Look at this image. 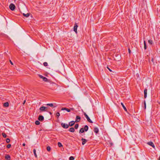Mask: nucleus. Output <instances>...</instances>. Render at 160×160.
<instances>
[{
    "instance_id": "24",
    "label": "nucleus",
    "mask_w": 160,
    "mask_h": 160,
    "mask_svg": "<svg viewBox=\"0 0 160 160\" xmlns=\"http://www.w3.org/2000/svg\"><path fill=\"white\" fill-rule=\"evenodd\" d=\"M2 135L3 136V137L4 138H6L7 136L6 135V133L4 132H2Z\"/></svg>"
},
{
    "instance_id": "27",
    "label": "nucleus",
    "mask_w": 160,
    "mask_h": 160,
    "mask_svg": "<svg viewBox=\"0 0 160 160\" xmlns=\"http://www.w3.org/2000/svg\"><path fill=\"white\" fill-rule=\"evenodd\" d=\"M58 146L59 147H61L62 146V143L60 142H58Z\"/></svg>"
},
{
    "instance_id": "30",
    "label": "nucleus",
    "mask_w": 160,
    "mask_h": 160,
    "mask_svg": "<svg viewBox=\"0 0 160 160\" xmlns=\"http://www.w3.org/2000/svg\"><path fill=\"white\" fill-rule=\"evenodd\" d=\"M148 42L149 43V44L152 45V41L151 40H149L148 41Z\"/></svg>"
},
{
    "instance_id": "21",
    "label": "nucleus",
    "mask_w": 160,
    "mask_h": 160,
    "mask_svg": "<svg viewBox=\"0 0 160 160\" xmlns=\"http://www.w3.org/2000/svg\"><path fill=\"white\" fill-rule=\"evenodd\" d=\"M121 104L122 105V107H123V109H124V110L126 111H127V108H126L124 106V104H123V103H122V102H121Z\"/></svg>"
},
{
    "instance_id": "11",
    "label": "nucleus",
    "mask_w": 160,
    "mask_h": 160,
    "mask_svg": "<svg viewBox=\"0 0 160 160\" xmlns=\"http://www.w3.org/2000/svg\"><path fill=\"white\" fill-rule=\"evenodd\" d=\"M147 89L145 88L144 90V98H146L147 96Z\"/></svg>"
},
{
    "instance_id": "18",
    "label": "nucleus",
    "mask_w": 160,
    "mask_h": 160,
    "mask_svg": "<svg viewBox=\"0 0 160 160\" xmlns=\"http://www.w3.org/2000/svg\"><path fill=\"white\" fill-rule=\"evenodd\" d=\"M85 131L87 132L88 129V125H86L85 126L84 128Z\"/></svg>"
},
{
    "instance_id": "16",
    "label": "nucleus",
    "mask_w": 160,
    "mask_h": 160,
    "mask_svg": "<svg viewBox=\"0 0 160 160\" xmlns=\"http://www.w3.org/2000/svg\"><path fill=\"white\" fill-rule=\"evenodd\" d=\"M69 131L70 132H73L75 131L74 128L73 127L69 129Z\"/></svg>"
},
{
    "instance_id": "43",
    "label": "nucleus",
    "mask_w": 160,
    "mask_h": 160,
    "mask_svg": "<svg viewBox=\"0 0 160 160\" xmlns=\"http://www.w3.org/2000/svg\"><path fill=\"white\" fill-rule=\"evenodd\" d=\"M22 145L23 146H25V143H23V144H22Z\"/></svg>"
},
{
    "instance_id": "48",
    "label": "nucleus",
    "mask_w": 160,
    "mask_h": 160,
    "mask_svg": "<svg viewBox=\"0 0 160 160\" xmlns=\"http://www.w3.org/2000/svg\"><path fill=\"white\" fill-rule=\"evenodd\" d=\"M33 150H35V149H34Z\"/></svg>"
},
{
    "instance_id": "15",
    "label": "nucleus",
    "mask_w": 160,
    "mask_h": 160,
    "mask_svg": "<svg viewBox=\"0 0 160 160\" xmlns=\"http://www.w3.org/2000/svg\"><path fill=\"white\" fill-rule=\"evenodd\" d=\"M81 140L82 141V145L84 144L87 142V140L86 139L83 138L81 139Z\"/></svg>"
},
{
    "instance_id": "12",
    "label": "nucleus",
    "mask_w": 160,
    "mask_h": 160,
    "mask_svg": "<svg viewBox=\"0 0 160 160\" xmlns=\"http://www.w3.org/2000/svg\"><path fill=\"white\" fill-rule=\"evenodd\" d=\"M93 131L96 133L97 134L99 132V130L97 127H95L94 128Z\"/></svg>"
},
{
    "instance_id": "17",
    "label": "nucleus",
    "mask_w": 160,
    "mask_h": 160,
    "mask_svg": "<svg viewBox=\"0 0 160 160\" xmlns=\"http://www.w3.org/2000/svg\"><path fill=\"white\" fill-rule=\"evenodd\" d=\"M3 106L4 107H8L9 106V103L8 102H6L3 103Z\"/></svg>"
},
{
    "instance_id": "25",
    "label": "nucleus",
    "mask_w": 160,
    "mask_h": 160,
    "mask_svg": "<svg viewBox=\"0 0 160 160\" xmlns=\"http://www.w3.org/2000/svg\"><path fill=\"white\" fill-rule=\"evenodd\" d=\"M35 123L37 125H39L40 124V122L39 121L37 120L35 122Z\"/></svg>"
},
{
    "instance_id": "3",
    "label": "nucleus",
    "mask_w": 160,
    "mask_h": 160,
    "mask_svg": "<svg viewBox=\"0 0 160 160\" xmlns=\"http://www.w3.org/2000/svg\"><path fill=\"white\" fill-rule=\"evenodd\" d=\"M38 76L39 78H41L45 82H48V79L46 77H43L41 75H38Z\"/></svg>"
},
{
    "instance_id": "19",
    "label": "nucleus",
    "mask_w": 160,
    "mask_h": 160,
    "mask_svg": "<svg viewBox=\"0 0 160 160\" xmlns=\"http://www.w3.org/2000/svg\"><path fill=\"white\" fill-rule=\"evenodd\" d=\"M84 131H85V130H84V128H82L79 131V133H83L84 132Z\"/></svg>"
},
{
    "instance_id": "44",
    "label": "nucleus",
    "mask_w": 160,
    "mask_h": 160,
    "mask_svg": "<svg viewBox=\"0 0 160 160\" xmlns=\"http://www.w3.org/2000/svg\"><path fill=\"white\" fill-rule=\"evenodd\" d=\"M49 113L50 115H52V113L50 112H49Z\"/></svg>"
},
{
    "instance_id": "42",
    "label": "nucleus",
    "mask_w": 160,
    "mask_h": 160,
    "mask_svg": "<svg viewBox=\"0 0 160 160\" xmlns=\"http://www.w3.org/2000/svg\"><path fill=\"white\" fill-rule=\"evenodd\" d=\"M25 102H26V100H25L24 101V102H23V104L24 105V104L25 103Z\"/></svg>"
},
{
    "instance_id": "39",
    "label": "nucleus",
    "mask_w": 160,
    "mask_h": 160,
    "mask_svg": "<svg viewBox=\"0 0 160 160\" xmlns=\"http://www.w3.org/2000/svg\"><path fill=\"white\" fill-rule=\"evenodd\" d=\"M110 144L111 146H112L113 145V143H112V142H110Z\"/></svg>"
},
{
    "instance_id": "6",
    "label": "nucleus",
    "mask_w": 160,
    "mask_h": 160,
    "mask_svg": "<svg viewBox=\"0 0 160 160\" xmlns=\"http://www.w3.org/2000/svg\"><path fill=\"white\" fill-rule=\"evenodd\" d=\"M38 119L39 121L41 122H42L44 120V118L43 116L40 115L39 116L38 118Z\"/></svg>"
},
{
    "instance_id": "40",
    "label": "nucleus",
    "mask_w": 160,
    "mask_h": 160,
    "mask_svg": "<svg viewBox=\"0 0 160 160\" xmlns=\"http://www.w3.org/2000/svg\"><path fill=\"white\" fill-rule=\"evenodd\" d=\"M10 62L11 64L12 65H13V63H12V62L11 61V60H10Z\"/></svg>"
},
{
    "instance_id": "41",
    "label": "nucleus",
    "mask_w": 160,
    "mask_h": 160,
    "mask_svg": "<svg viewBox=\"0 0 160 160\" xmlns=\"http://www.w3.org/2000/svg\"><path fill=\"white\" fill-rule=\"evenodd\" d=\"M107 68H108V69L110 71V72H112V70L111 69H110L108 67H107Z\"/></svg>"
},
{
    "instance_id": "4",
    "label": "nucleus",
    "mask_w": 160,
    "mask_h": 160,
    "mask_svg": "<svg viewBox=\"0 0 160 160\" xmlns=\"http://www.w3.org/2000/svg\"><path fill=\"white\" fill-rule=\"evenodd\" d=\"M9 7L10 9L12 11L14 10L15 8V5L12 3H11Z\"/></svg>"
},
{
    "instance_id": "37",
    "label": "nucleus",
    "mask_w": 160,
    "mask_h": 160,
    "mask_svg": "<svg viewBox=\"0 0 160 160\" xmlns=\"http://www.w3.org/2000/svg\"><path fill=\"white\" fill-rule=\"evenodd\" d=\"M144 108H145V109L146 108V102L145 101H144Z\"/></svg>"
},
{
    "instance_id": "28",
    "label": "nucleus",
    "mask_w": 160,
    "mask_h": 160,
    "mask_svg": "<svg viewBox=\"0 0 160 160\" xmlns=\"http://www.w3.org/2000/svg\"><path fill=\"white\" fill-rule=\"evenodd\" d=\"M79 126V124H76L74 128L75 129H77Z\"/></svg>"
},
{
    "instance_id": "10",
    "label": "nucleus",
    "mask_w": 160,
    "mask_h": 160,
    "mask_svg": "<svg viewBox=\"0 0 160 160\" xmlns=\"http://www.w3.org/2000/svg\"><path fill=\"white\" fill-rule=\"evenodd\" d=\"M75 122L73 121H72L71 122H69V124H68L69 125V126H70V127L72 126L75 124Z\"/></svg>"
},
{
    "instance_id": "8",
    "label": "nucleus",
    "mask_w": 160,
    "mask_h": 160,
    "mask_svg": "<svg viewBox=\"0 0 160 160\" xmlns=\"http://www.w3.org/2000/svg\"><path fill=\"white\" fill-rule=\"evenodd\" d=\"M81 119V118L80 116H77L76 118L75 121V122H79L80 121Z\"/></svg>"
},
{
    "instance_id": "49",
    "label": "nucleus",
    "mask_w": 160,
    "mask_h": 160,
    "mask_svg": "<svg viewBox=\"0 0 160 160\" xmlns=\"http://www.w3.org/2000/svg\"><path fill=\"white\" fill-rule=\"evenodd\" d=\"M159 104H160V103H159Z\"/></svg>"
},
{
    "instance_id": "5",
    "label": "nucleus",
    "mask_w": 160,
    "mask_h": 160,
    "mask_svg": "<svg viewBox=\"0 0 160 160\" xmlns=\"http://www.w3.org/2000/svg\"><path fill=\"white\" fill-rule=\"evenodd\" d=\"M61 125L64 128H68L69 127V125L68 124L63 123H62L61 124Z\"/></svg>"
},
{
    "instance_id": "9",
    "label": "nucleus",
    "mask_w": 160,
    "mask_h": 160,
    "mask_svg": "<svg viewBox=\"0 0 160 160\" xmlns=\"http://www.w3.org/2000/svg\"><path fill=\"white\" fill-rule=\"evenodd\" d=\"M147 144L149 145L152 146L154 148H155V146L154 143L152 142H149L147 143Z\"/></svg>"
},
{
    "instance_id": "46",
    "label": "nucleus",
    "mask_w": 160,
    "mask_h": 160,
    "mask_svg": "<svg viewBox=\"0 0 160 160\" xmlns=\"http://www.w3.org/2000/svg\"><path fill=\"white\" fill-rule=\"evenodd\" d=\"M158 160H160V156L159 157V159H158Z\"/></svg>"
},
{
    "instance_id": "23",
    "label": "nucleus",
    "mask_w": 160,
    "mask_h": 160,
    "mask_svg": "<svg viewBox=\"0 0 160 160\" xmlns=\"http://www.w3.org/2000/svg\"><path fill=\"white\" fill-rule=\"evenodd\" d=\"M1 146H3V147H2L1 148H0L1 150L2 149H4L5 148V146L4 145V143H2Z\"/></svg>"
},
{
    "instance_id": "47",
    "label": "nucleus",
    "mask_w": 160,
    "mask_h": 160,
    "mask_svg": "<svg viewBox=\"0 0 160 160\" xmlns=\"http://www.w3.org/2000/svg\"><path fill=\"white\" fill-rule=\"evenodd\" d=\"M72 110H73V108H72L71 109Z\"/></svg>"
},
{
    "instance_id": "32",
    "label": "nucleus",
    "mask_w": 160,
    "mask_h": 160,
    "mask_svg": "<svg viewBox=\"0 0 160 160\" xmlns=\"http://www.w3.org/2000/svg\"><path fill=\"white\" fill-rule=\"evenodd\" d=\"M10 139L9 138H7L6 139V142L7 143H8L10 142Z\"/></svg>"
},
{
    "instance_id": "33",
    "label": "nucleus",
    "mask_w": 160,
    "mask_h": 160,
    "mask_svg": "<svg viewBox=\"0 0 160 160\" xmlns=\"http://www.w3.org/2000/svg\"><path fill=\"white\" fill-rule=\"evenodd\" d=\"M11 144H8L7 146V148H9L11 147Z\"/></svg>"
},
{
    "instance_id": "13",
    "label": "nucleus",
    "mask_w": 160,
    "mask_h": 160,
    "mask_svg": "<svg viewBox=\"0 0 160 160\" xmlns=\"http://www.w3.org/2000/svg\"><path fill=\"white\" fill-rule=\"evenodd\" d=\"M5 158L7 160H10L11 158L9 155L6 154L5 156Z\"/></svg>"
},
{
    "instance_id": "38",
    "label": "nucleus",
    "mask_w": 160,
    "mask_h": 160,
    "mask_svg": "<svg viewBox=\"0 0 160 160\" xmlns=\"http://www.w3.org/2000/svg\"><path fill=\"white\" fill-rule=\"evenodd\" d=\"M128 52L129 54L131 53V51L130 48L128 49Z\"/></svg>"
},
{
    "instance_id": "20",
    "label": "nucleus",
    "mask_w": 160,
    "mask_h": 160,
    "mask_svg": "<svg viewBox=\"0 0 160 160\" xmlns=\"http://www.w3.org/2000/svg\"><path fill=\"white\" fill-rule=\"evenodd\" d=\"M23 15L24 16L26 17H28L29 16L30 13H28L26 14H25L23 13Z\"/></svg>"
},
{
    "instance_id": "14",
    "label": "nucleus",
    "mask_w": 160,
    "mask_h": 160,
    "mask_svg": "<svg viewBox=\"0 0 160 160\" xmlns=\"http://www.w3.org/2000/svg\"><path fill=\"white\" fill-rule=\"evenodd\" d=\"M62 110H65L67 111L68 112H70V109H69L68 108H62L61 109Z\"/></svg>"
},
{
    "instance_id": "31",
    "label": "nucleus",
    "mask_w": 160,
    "mask_h": 160,
    "mask_svg": "<svg viewBox=\"0 0 160 160\" xmlns=\"http://www.w3.org/2000/svg\"><path fill=\"white\" fill-rule=\"evenodd\" d=\"M74 158L73 156H71L69 158V160H74Z\"/></svg>"
},
{
    "instance_id": "7",
    "label": "nucleus",
    "mask_w": 160,
    "mask_h": 160,
    "mask_svg": "<svg viewBox=\"0 0 160 160\" xmlns=\"http://www.w3.org/2000/svg\"><path fill=\"white\" fill-rule=\"evenodd\" d=\"M78 27V25H77V23H75V24L74 28H73V31L76 33H77V28Z\"/></svg>"
},
{
    "instance_id": "22",
    "label": "nucleus",
    "mask_w": 160,
    "mask_h": 160,
    "mask_svg": "<svg viewBox=\"0 0 160 160\" xmlns=\"http://www.w3.org/2000/svg\"><path fill=\"white\" fill-rule=\"evenodd\" d=\"M144 49L145 50L147 49V45H146V42L145 41H144Z\"/></svg>"
},
{
    "instance_id": "29",
    "label": "nucleus",
    "mask_w": 160,
    "mask_h": 160,
    "mask_svg": "<svg viewBox=\"0 0 160 160\" xmlns=\"http://www.w3.org/2000/svg\"><path fill=\"white\" fill-rule=\"evenodd\" d=\"M46 105L51 107H53V103H48Z\"/></svg>"
},
{
    "instance_id": "36",
    "label": "nucleus",
    "mask_w": 160,
    "mask_h": 160,
    "mask_svg": "<svg viewBox=\"0 0 160 160\" xmlns=\"http://www.w3.org/2000/svg\"><path fill=\"white\" fill-rule=\"evenodd\" d=\"M47 150H51V148L49 146H48L47 148Z\"/></svg>"
},
{
    "instance_id": "26",
    "label": "nucleus",
    "mask_w": 160,
    "mask_h": 160,
    "mask_svg": "<svg viewBox=\"0 0 160 160\" xmlns=\"http://www.w3.org/2000/svg\"><path fill=\"white\" fill-rule=\"evenodd\" d=\"M60 116V114L59 112H58L56 113V116L58 118L59 116Z\"/></svg>"
},
{
    "instance_id": "45",
    "label": "nucleus",
    "mask_w": 160,
    "mask_h": 160,
    "mask_svg": "<svg viewBox=\"0 0 160 160\" xmlns=\"http://www.w3.org/2000/svg\"><path fill=\"white\" fill-rule=\"evenodd\" d=\"M151 61L153 62V58H152Z\"/></svg>"
},
{
    "instance_id": "1",
    "label": "nucleus",
    "mask_w": 160,
    "mask_h": 160,
    "mask_svg": "<svg viewBox=\"0 0 160 160\" xmlns=\"http://www.w3.org/2000/svg\"><path fill=\"white\" fill-rule=\"evenodd\" d=\"M48 107L44 106H42L39 108V110L41 112H48Z\"/></svg>"
},
{
    "instance_id": "34",
    "label": "nucleus",
    "mask_w": 160,
    "mask_h": 160,
    "mask_svg": "<svg viewBox=\"0 0 160 160\" xmlns=\"http://www.w3.org/2000/svg\"><path fill=\"white\" fill-rule=\"evenodd\" d=\"M43 65L45 66H47L48 65V64L47 62H45L43 63Z\"/></svg>"
},
{
    "instance_id": "2",
    "label": "nucleus",
    "mask_w": 160,
    "mask_h": 160,
    "mask_svg": "<svg viewBox=\"0 0 160 160\" xmlns=\"http://www.w3.org/2000/svg\"><path fill=\"white\" fill-rule=\"evenodd\" d=\"M83 114H84L85 117L87 119L88 121L89 122L91 123H93L92 121L90 119L89 117L86 114V113L85 112H83Z\"/></svg>"
},
{
    "instance_id": "35",
    "label": "nucleus",
    "mask_w": 160,
    "mask_h": 160,
    "mask_svg": "<svg viewBox=\"0 0 160 160\" xmlns=\"http://www.w3.org/2000/svg\"><path fill=\"white\" fill-rule=\"evenodd\" d=\"M34 155L36 158H37V155L36 153V151H33Z\"/></svg>"
}]
</instances>
